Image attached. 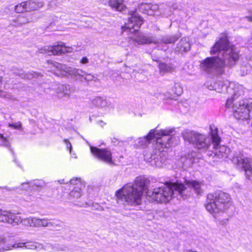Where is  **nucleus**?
<instances>
[{
  "instance_id": "nucleus-35",
  "label": "nucleus",
  "mask_w": 252,
  "mask_h": 252,
  "mask_svg": "<svg viewBox=\"0 0 252 252\" xmlns=\"http://www.w3.org/2000/svg\"><path fill=\"white\" fill-rule=\"evenodd\" d=\"M69 195L73 198H78L81 196L80 190H71Z\"/></svg>"
},
{
  "instance_id": "nucleus-17",
  "label": "nucleus",
  "mask_w": 252,
  "mask_h": 252,
  "mask_svg": "<svg viewBox=\"0 0 252 252\" xmlns=\"http://www.w3.org/2000/svg\"><path fill=\"white\" fill-rule=\"evenodd\" d=\"M91 152L95 157L109 164L113 163L112 153L107 149H100L94 146H90Z\"/></svg>"
},
{
  "instance_id": "nucleus-16",
  "label": "nucleus",
  "mask_w": 252,
  "mask_h": 252,
  "mask_svg": "<svg viewBox=\"0 0 252 252\" xmlns=\"http://www.w3.org/2000/svg\"><path fill=\"white\" fill-rule=\"evenodd\" d=\"M71 48L64 46V43H61L52 46H45L38 50L39 53L47 54L48 55H60L66 52H70Z\"/></svg>"
},
{
  "instance_id": "nucleus-38",
  "label": "nucleus",
  "mask_w": 252,
  "mask_h": 252,
  "mask_svg": "<svg viewBox=\"0 0 252 252\" xmlns=\"http://www.w3.org/2000/svg\"><path fill=\"white\" fill-rule=\"evenodd\" d=\"M112 142L114 144V145H118L119 146H122L123 144H124V142L123 141H119V140L116 138H115L114 137L112 139Z\"/></svg>"
},
{
  "instance_id": "nucleus-10",
  "label": "nucleus",
  "mask_w": 252,
  "mask_h": 252,
  "mask_svg": "<svg viewBox=\"0 0 252 252\" xmlns=\"http://www.w3.org/2000/svg\"><path fill=\"white\" fill-rule=\"evenodd\" d=\"M0 221L10 224L22 222L24 225L32 227H37L38 222L37 218L29 217L22 220L18 215L2 210H0Z\"/></svg>"
},
{
  "instance_id": "nucleus-49",
  "label": "nucleus",
  "mask_w": 252,
  "mask_h": 252,
  "mask_svg": "<svg viewBox=\"0 0 252 252\" xmlns=\"http://www.w3.org/2000/svg\"><path fill=\"white\" fill-rule=\"evenodd\" d=\"M145 191H146L145 192V196H146V198L147 200L148 201L150 202V200H149L147 199V192H148V190H146V189H145ZM151 202H152V201H151ZM153 202H156L158 203V202L157 201H154Z\"/></svg>"
},
{
  "instance_id": "nucleus-42",
  "label": "nucleus",
  "mask_w": 252,
  "mask_h": 252,
  "mask_svg": "<svg viewBox=\"0 0 252 252\" xmlns=\"http://www.w3.org/2000/svg\"><path fill=\"white\" fill-rule=\"evenodd\" d=\"M64 141L66 144L67 148H69L70 152H71V150L72 149V146H71V143L68 141L67 139H64Z\"/></svg>"
},
{
  "instance_id": "nucleus-15",
  "label": "nucleus",
  "mask_w": 252,
  "mask_h": 252,
  "mask_svg": "<svg viewBox=\"0 0 252 252\" xmlns=\"http://www.w3.org/2000/svg\"><path fill=\"white\" fill-rule=\"evenodd\" d=\"M25 248L30 250L40 251L42 250V245L36 242H28L26 243H17L14 244H8L0 248V252H3L13 249Z\"/></svg>"
},
{
  "instance_id": "nucleus-27",
  "label": "nucleus",
  "mask_w": 252,
  "mask_h": 252,
  "mask_svg": "<svg viewBox=\"0 0 252 252\" xmlns=\"http://www.w3.org/2000/svg\"><path fill=\"white\" fill-rule=\"evenodd\" d=\"M31 20L27 17L20 15L13 21V25L15 26H19L28 23Z\"/></svg>"
},
{
  "instance_id": "nucleus-9",
  "label": "nucleus",
  "mask_w": 252,
  "mask_h": 252,
  "mask_svg": "<svg viewBox=\"0 0 252 252\" xmlns=\"http://www.w3.org/2000/svg\"><path fill=\"white\" fill-rule=\"evenodd\" d=\"M221 63L219 56L213 55L201 61L200 68L202 71L211 76L220 75L224 72Z\"/></svg>"
},
{
  "instance_id": "nucleus-2",
  "label": "nucleus",
  "mask_w": 252,
  "mask_h": 252,
  "mask_svg": "<svg viewBox=\"0 0 252 252\" xmlns=\"http://www.w3.org/2000/svg\"><path fill=\"white\" fill-rule=\"evenodd\" d=\"M174 128H166L160 130L157 133L156 142L152 144V149L145 154L151 165L160 167L165 161L162 153L165 148H169L172 145L171 134L174 131Z\"/></svg>"
},
{
  "instance_id": "nucleus-50",
  "label": "nucleus",
  "mask_w": 252,
  "mask_h": 252,
  "mask_svg": "<svg viewBox=\"0 0 252 252\" xmlns=\"http://www.w3.org/2000/svg\"><path fill=\"white\" fill-rule=\"evenodd\" d=\"M2 83V77L0 76V85Z\"/></svg>"
},
{
  "instance_id": "nucleus-39",
  "label": "nucleus",
  "mask_w": 252,
  "mask_h": 252,
  "mask_svg": "<svg viewBox=\"0 0 252 252\" xmlns=\"http://www.w3.org/2000/svg\"><path fill=\"white\" fill-rule=\"evenodd\" d=\"M0 96L6 98H10V94L7 93L5 92L2 91L0 90Z\"/></svg>"
},
{
  "instance_id": "nucleus-51",
  "label": "nucleus",
  "mask_w": 252,
  "mask_h": 252,
  "mask_svg": "<svg viewBox=\"0 0 252 252\" xmlns=\"http://www.w3.org/2000/svg\"><path fill=\"white\" fill-rule=\"evenodd\" d=\"M173 8H174V9H176L177 8L176 5V6L173 5Z\"/></svg>"
},
{
  "instance_id": "nucleus-37",
  "label": "nucleus",
  "mask_w": 252,
  "mask_h": 252,
  "mask_svg": "<svg viewBox=\"0 0 252 252\" xmlns=\"http://www.w3.org/2000/svg\"><path fill=\"white\" fill-rule=\"evenodd\" d=\"M8 126L13 129H20L22 128V124L20 122H18L16 123L9 124Z\"/></svg>"
},
{
  "instance_id": "nucleus-6",
  "label": "nucleus",
  "mask_w": 252,
  "mask_h": 252,
  "mask_svg": "<svg viewBox=\"0 0 252 252\" xmlns=\"http://www.w3.org/2000/svg\"><path fill=\"white\" fill-rule=\"evenodd\" d=\"M210 134L211 135V147L209 150H212L215 156L219 158H227L233 162V159L237 157L238 153L243 154L241 151H236L232 153L226 146L220 145L221 138L218 134L217 128L215 127L213 129V127L210 126Z\"/></svg>"
},
{
  "instance_id": "nucleus-45",
  "label": "nucleus",
  "mask_w": 252,
  "mask_h": 252,
  "mask_svg": "<svg viewBox=\"0 0 252 252\" xmlns=\"http://www.w3.org/2000/svg\"><path fill=\"white\" fill-rule=\"evenodd\" d=\"M228 221V219H225L220 221V224H225Z\"/></svg>"
},
{
  "instance_id": "nucleus-32",
  "label": "nucleus",
  "mask_w": 252,
  "mask_h": 252,
  "mask_svg": "<svg viewBox=\"0 0 252 252\" xmlns=\"http://www.w3.org/2000/svg\"><path fill=\"white\" fill-rule=\"evenodd\" d=\"M15 10L17 13H22L24 11H28L26 7L25 2H22L15 6Z\"/></svg>"
},
{
  "instance_id": "nucleus-48",
  "label": "nucleus",
  "mask_w": 252,
  "mask_h": 252,
  "mask_svg": "<svg viewBox=\"0 0 252 252\" xmlns=\"http://www.w3.org/2000/svg\"><path fill=\"white\" fill-rule=\"evenodd\" d=\"M133 140H134L133 137H129L127 138V141L130 143Z\"/></svg>"
},
{
  "instance_id": "nucleus-7",
  "label": "nucleus",
  "mask_w": 252,
  "mask_h": 252,
  "mask_svg": "<svg viewBox=\"0 0 252 252\" xmlns=\"http://www.w3.org/2000/svg\"><path fill=\"white\" fill-rule=\"evenodd\" d=\"M182 135L185 141L198 150L205 152L211 148V137H207L203 134L188 129L182 132Z\"/></svg>"
},
{
  "instance_id": "nucleus-11",
  "label": "nucleus",
  "mask_w": 252,
  "mask_h": 252,
  "mask_svg": "<svg viewBox=\"0 0 252 252\" xmlns=\"http://www.w3.org/2000/svg\"><path fill=\"white\" fill-rule=\"evenodd\" d=\"M142 190H118L116 193L119 203L139 204L143 192Z\"/></svg>"
},
{
  "instance_id": "nucleus-41",
  "label": "nucleus",
  "mask_w": 252,
  "mask_h": 252,
  "mask_svg": "<svg viewBox=\"0 0 252 252\" xmlns=\"http://www.w3.org/2000/svg\"><path fill=\"white\" fill-rule=\"evenodd\" d=\"M89 62V59L86 57H83L80 60L82 64H86Z\"/></svg>"
},
{
  "instance_id": "nucleus-25",
  "label": "nucleus",
  "mask_w": 252,
  "mask_h": 252,
  "mask_svg": "<svg viewBox=\"0 0 252 252\" xmlns=\"http://www.w3.org/2000/svg\"><path fill=\"white\" fill-rule=\"evenodd\" d=\"M108 3L112 8L117 11H122L126 8V6L124 4L122 0H109Z\"/></svg>"
},
{
  "instance_id": "nucleus-24",
  "label": "nucleus",
  "mask_w": 252,
  "mask_h": 252,
  "mask_svg": "<svg viewBox=\"0 0 252 252\" xmlns=\"http://www.w3.org/2000/svg\"><path fill=\"white\" fill-rule=\"evenodd\" d=\"M69 183L73 189H83L86 187V183L80 178H73L69 181Z\"/></svg>"
},
{
  "instance_id": "nucleus-40",
  "label": "nucleus",
  "mask_w": 252,
  "mask_h": 252,
  "mask_svg": "<svg viewBox=\"0 0 252 252\" xmlns=\"http://www.w3.org/2000/svg\"><path fill=\"white\" fill-rule=\"evenodd\" d=\"M48 2L49 3V5L52 7H53L54 6H56L57 5V1L56 0H48Z\"/></svg>"
},
{
  "instance_id": "nucleus-12",
  "label": "nucleus",
  "mask_w": 252,
  "mask_h": 252,
  "mask_svg": "<svg viewBox=\"0 0 252 252\" xmlns=\"http://www.w3.org/2000/svg\"><path fill=\"white\" fill-rule=\"evenodd\" d=\"M204 184L203 181H199L193 180L184 179V182L178 179H172L166 181L164 185L166 186L158 187L157 189H186L185 186L188 188H192L193 189H200Z\"/></svg>"
},
{
  "instance_id": "nucleus-5",
  "label": "nucleus",
  "mask_w": 252,
  "mask_h": 252,
  "mask_svg": "<svg viewBox=\"0 0 252 252\" xmlns=\"http://www.w3.org/2000/svg\"><path fill=\"white\" fill-rule=\"evenodd\" d=\"M47 62L53 64V66L56 68L55 73L57 76L61 77L70 76L71 78L75 80L83 81L85 80L88 82L96 78L93 74L87 73L81 69L67 66L65 64L52 61L48 60Z\"/></svg>"
},
{
  "instance_id": "nucleus-46",
  "label": "nucleus",
  "mask_w": 252,
  "mask_h": 252,
  "mask_svg": "<svg viewBox=\"0 0 252 252\" xmlns=\"http://www.w3.org/2000/svg\"><path fill=\"white\" fill-rule=\"evenodd\" d=\"M6 242L7 241L4 238L1 237H0V243L5 244Z\"/></svg>"
},
{
  "instance_id": "nucleus-26",
  "label": "nucleus",
  "mask_w": 252,
  "mask_h": 252,
  "mask_svg": "<svg viewBox=\"0 0 252 252\" xmlns=\"http://www.w3.org/2000/svg\"><path fill=\"white\" fill-rule=\"evenodd\" d=\"M93 106L97 108H103L107 106V102L106 99L102 97H96L92 101Z\"/></svg>"
},
{
  "instance_id": "nucleus-23",
  "label": "nucleus",
  "mask_w": 252,
  "mask_h": 252,
  "mask_svg": "<svg viewBox=\"0 0 252 252\" xmlns=\"http://www.w3.org/2000/svg\"><path fill=\"white\" fill-rule=\"evenodd\" d=\"M72 91V88L69 85H60L58 88L59 96L62 97H69Z\"/></svg>"
},
{
  "instance_id": "nucleus-13",
  "label": "nucleus",
  "mask_w": 252,
  "mask_h": 252,
  "mask_svg": "<svg viewBox=\"0 0 252 252\" xmlns=\"http://www.w3.org/2000/svg\"><path fill=\"white\" fill-rule=\"evenodd\" d=\"M237 157L233 159V163L237 164L245 172L247 179L252 181V159L246 157L244 154H240Z\"/></svg>"
},
{
  "instance_id": "nucleus-22",
  "label": "nucleus",
  "mask_w": 252,
  "mask_h": 252,
  "mask_svg": "<svg viewBox=\"0 0 252 252\" xmlns=\"http://www.w3.org/2000/svg\"><path fill=\"white\" fill-rule=\"evenodd\" d=\"M25 2L28 11L37 10L43 5V2L39 0H29Z\"/></svg>"
},
{
  "instance_id": "nucleus-47",
  "label": "nucleus",
  "mask_w": 252,
  "mask_h": 252,
  "mask_svg": "<svg viewBox=\"0 0 252 252\" xmlns=\"http://www.w3.org/2000/svg\"><path fill=\"white\" fill-rule=\"evenodd\" d=\"M245 18L249 21L252 22V16H246Z\"/></svg>"
},
{
  "instance_id": "nucleus-4",
  "label": "nucleus",
  "mask_w": 252,
  "mask_h": 252,
  "mask_svg": "<svg viewBox=\"0 0 252 252\" xmlns=\"http://www.w3.org/2000/svg\"><path fill=\"white\" fill-rule=\"evenodd\" d=\"M232 206L230 196L221 190H217L208 193L205 204L207 211L214 217L220 213L224 212Z\"/></svg>"
},
{
  "instance_id": "nucleus-21",
  "label": "nucleus",
  "mask_w": 252,
  "mask_h": 252,
  "mask_svg": "<svg viewBox=\"0 0 252 252\" xmlns=\"http://www.w3.org/2000/svg\"><path fill=\"white\" fill-rule=\"evenodd\" d=\"M190 44L188 37L182 38L179 43L177 44L176 51L180 53L185 52L189 50Z\"/></svg>"
},
{
  "instance_id": "nucleus-18",
  "label": "nucleus",
  "mask_w": 252,
  "mask_h": 252,
  "mask_svg": "<svg viewBox=\"0 0 252 252\" xmlns=\"http://www.w3.org/2000/svg\"><path fill=\"white\" fill-rule=\"evenodd\" d=\"M150 181L144 176L137 177L133 183H128L120 189H148Z\"/></svg>"
},
{
  "instance_id": "nucleus-14",
  "label": "nucleus",
  "mask_w": 252,
  "mask_h": 252,
  "mask_svg": "<svg viewBox=\"0 0 252 252\" xmlns=\"http://www.w3.org/2000/svg\"><path fill=\"white\" fill-rule=\"evenodd\" d=\"M159 132L160 130L156 129H151L147 135L134 140L133 146L136 148H144L146 147L152 148V144L156 142L157 133Z\"/></svg>"
},
{
  "instance_id": "nucleus-36",
  "label": "nucleus",
  "mask_w": 252,
  "mask_h": 252,
  "mask_svg": "<svg viewBox=\"0 0 252 252\" xmlns=\"http://www.w3.org/2000/svg\"><path fill=\"white\" fill-rule=\"evenodd\" d=\"M150 11H149V15H153L154 12L157 11L158 9V6L157 4H152L150 3Z\"/></svg>"
},
{
  "instance_id": "nucleus-8",
  "label": "nucleus",
  "mask_w": 252,
  "mask_h": 252,
  "mask_svg": "<svg viewBox=\"0 0 252 252\" xmlns=\"http://www.w3.org/2000/svg\"><path fill=\"white\" fill-rule=\"evenodd\" d=\"M148 190L147 198L150 201H156L160 203L168 202L176 194L179 199H185L186 191L188 190Z\"/></svg>"
},
{
  "instance_id": "nucleus-30",
  "label": "nucleus",
  "mask_w": 252,
  "mask_h": 252,
  "mask_svg": "<svg viewBox=\"0 0 252 252\" xmlns=\"http://www.w3.org/2000/svg\"><path fill=\"white\" fill-rule=\"evenodd\" d=\"M172 92L175 94L179 96L181 95L183 92V87L181 86V84L179 83H175L174 86L172 88Z\"/></svg>"
},
{
  "instance_id": "nucleus-3",
  "label": "nucleus",
  "mask_w": 252,
  "mask_h": 252,
  "mask_svg": "<svg viewBox=\"0 0 252 252\" xmlns=\"http://www.w3.org/2000/svg\"><path fill=\"white\" fill-rule=\"evenodd\" d=\"M210 53L212 55L217 54L219 56L223 69L225 66L231 67L235 65L240 57L238 50L234 45L230 44L225 34L221 35L211 48Z\"/></svg>"
},
{
  "instance_id": "nucleus-1",
  "label": "nucleus",
  "mask_w": 252,
  "mask_h": 252,
  "mask_svg": "<svg viewBox=\"0 0 252 252\" xmlns=\"http://www.w3.org/2000/svg\"><path fill=\"white\" fill-rule=\"evenodd\" d=\"M130 15L127 22L122 27V31L123 32L127 31L131 33H135L132 38L138 44L154 43L158 50L166 51L168 49V44L174 43L181 37V33H178L174 35L162 36L157 40L152 34L139 32L138 30L143 24V19L136 11H132Z\"/></svg>"
},
{
  "instance_id": "nucleus-19",
  "label": "nucleus",
  "mask_w": 252,
  "mask_h": 252,
  "mask_svg": "<svg viewBox=\"0 0 252 252\" xmlns=\"http://www.w3.org/2000/svg\"><path fill=\"white\" fill-rule=\"evenodd\" d=\"M11 70L14 74L25 79H31L40 75V73L34 71L25 72L22 69H19L16 66L12 67Z\"/></svg>"
},
{
  "instance_id": "nucleus-31",
  "label": "nucleus",
  "mask_w": 252,
  "mask_h": 252,
  "mask_svg": "<svg viewBox=\"0 0 252 252\" xmlns=\"http://www.w3.org/2000/svg\"><path fill=\"white\" fill-rule=\"evenodd\" d=\"M150 3H141L138 6L139 10L140 12H142L143 13H146L147 15H149V11H150Z\"/></svg>"
},
{
  "instance_id": "nucleus-28",
  "label": "nucleus",
  "mask_w": 252,
  "mask_h": 252,
  "mask_svg": "<svg viewBox=\"0 0 252 252\" xmlns=\"http://www.w3.org/2000/svg\"><path fill=\"white\" fill-rule=\"evenodd\" d=\"M37 227H47L49 226H53L54 222L50 220L46 219L37 218Z\"/></svg>"
},
{
  "instance_id": "nucleus-29",
  "label": "nucleus",
  "mask_w": 252,
  "mask_h": 252,
  "mask_svg": "<svg viewBox=\"0 0 252 252\" xmlns=\"http://www.w3.org/2000/svg\"><path fill=\"white\" fill-rule=\"evenodd\" d=\"M158 67L160 72L162 73L171 72L173 70V68L171 66L164 63H159Z\"/></svg>"
},
{
  "instance_id": "nucleus-34",
  "label": "nucleus",
  "mask_w": 252,
  "mask_h": 252,
  "mask_svg": "<svg viewBox=\"0 0 252 252\" xmlns=\"http://www.w3.org/2000/svg\"><path fill=\"white\" fill-rule=\"evenodd\" d=\"M0 146H4L5 147L9 146V142L8 139L1 133H0Z\"/></svg>"
},
{
  "instance_id": "nucleus-33",
  "label": "nucleus",
  "mask_w": 252,
  "mask_h": 252,
  "mask_svg": "<svg viewBox=\"0 0 252 252\" xmlns=\"http://www.w3.org/2000/svg\"><path fill=\"white\" fill-rule=\"evenodd\" d=\"M57 249V248L55 247L54 245L49 243H47L44 246L42 245V250H44L46 252H52L55 251Z\"/></svg>"
},
{
  "instance_id": "nucleus-43",
  "label": "nucleus",
  "mask_w": 252,
  "mask_h": 252,
  "mask_svg": "<svg viewBox=\"0 0 252 252\" xmlns=\"http://www.w3.org/2000/svg\"><path fill=\"white\" fill-rule=\"evenodd\" d=\"M55 246V247L57 248V249L55 251H63L65 250V247H64V246H61L59 245H56Z\"/></svg>"
},
{
  "instance_id": "nucleus-20",
  "label": "nucleus",
  "mask_w": 252,
  "mask_h": 252,
  "mask_svg": "<svg viewBox=\"0 0 252 252\" xmlns=\"http://www.w3.org/2000/svg\"><path fill=\"white\" fill-rule=\"evenodd\" d=\"M23 189H27L30 188L31 189H35L37 188H48L46 183L42 180H35L29 182L24 183L22 184Z\"/></svg>"
},
{
  "instance_id": "nucleus-44",
  "label": "nucleus",
  "mask_w": 252,
  "mask_h": 252,
  "mask_svg": "<svg viewBox=\"0 0 252 252\" xmlns=\"http://www.w3.org/2000/svg\"><path fill=\"white\" fill-rule=\"evenodd\" d=\"M58 182L60 184H68V181H65L64 179L60 180L58 181Z\"/></svg>"
}]
</instances>
